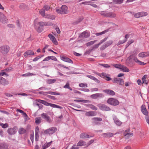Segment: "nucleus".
Segmentation results:
<instances>
[{
    "instance_id": "59",
    "label": "nucleus",
    "mask_w": 149,
    "mask_h": 149,
    "mask_svg": "<svg viewBox=\"0 0 149 149\" xmlns=\"http://www.w3.org/2000/svg\"><path fill=\"white\" fill-rule=\"evenodd\" d=\"M47 97L51 99H52V100H56V98H55V97L54 96H51V95H47Z\"/></svg>"
},
{
    "instance_id": "8",
    "label": "nucleus",
    "mask_w": 149,
    "mask_h": 149,
    "mask_svg": "<svg viewBox=\"0 0 149 149\" xmlns=\"http://www.w3.org/2000/svg\"><path fill=\"white\" fill-rule=\"evenodd\" d=\"M113 82L119 84L120 85H122L124 84L123 80L120 78H115L112 80Z\"/></svg>"
},
{
    "instance_id": "24",
    "label": "nucleus",
    "mask_w": 149,
    "mask_h": 149,
    "mask_svg": "<svg viewBox=\"0 0 149 149\" xmlns=\"http://www.w3.org/2000/svg\"><path fill=\"white\" fill-rule=\"evenodd\" d=\"M90 36L89 33L87 31L83 32L80 35V37L87 38Z\"/></svg>"
},
{
    "instance_id": "42",
    "label": "nucleus",
    "mask_w": 149,
    "mask_h": 149,
    "mask_svg": "<svg viewBox=\"0 0 149 149\" xmlns=\"http://www.w3.org/2000/svg\"><path fill=\"white\" fill-rule=\"evenodd\" d=\"M107 31H108L106 30L104 31H103L102 32H100V33H96L95 34V35H96V36H99L100 35H101L102 34H104L106 33L107 32Z\"/></svg>"
},
{
    "instance_id": "10",
    "label": "nucleus",
    "mask_w": 149,
    "mask_h": 149,
    "mask_svg": "<svg viewBox=\"0 0 149 149\" xmlns=\"http://www.w3.org/2000/svg\"><path fill=\"white\" fill-rule=\"evenodd\" d=\"M148 15V13L145 12H141L135 14L134 17L136 18H139L141 17L145 16Z\"/></svg>"
},
{
    "instance_id": "55",
    "label": "nucleus",
    "mask_w": 149,
    "mask_h": 149,
    "mask_svg": "<svg viewBox=\"0 0 149 149\" xmlns=\"http://www.w3.org/2000/svg\"><path fill=\"white\" fill-rule=\"evenodd\" d=\"M79 90L86 92H88L89 90L88 88H80Z\"/></svg>"
},
{
    "instance_id": "61",
    "label": "nucleus",
    "mask_w": 149,
    "mask_h": 149,
    "mask_svg": "<svg viewBox=\"0 0 149 149\" xmlns=\"http://www.w3.org/2000/svg\"><path fill=\"white\" fill-rule=\"evenodd\" d=\"M90 3V1H85L84 2H83L81 3L82 4H85L86 5H89L90 4L89 3Z\"/></svg>"
},
{
    "instance_id": "35",
    "label": "nucleus",
    "mask_w": 149,
    "mask_h": 149,
    "mask_svg": "<svg viewBox=\"0 0 149 149\" xmlns=\"http://www.w3.org/2000/svg\"><path fill=\"white\" fill-rule=\"evenodd\" d=\"M42 119L40 117H37L36 118L35 122L36 124H38L41 122Z\"/></svg>"
},
{
    "instance_id": "11",
    "label": "nucleus",
    "mask_w": 149,
    "mask_h": 149,
    "mask_svg": "<svg viewBox=\"0 0 149 149\" xmlns=\"http://www.w3.org/2000/svg\"><path fill=\"white\" fill-rule=\"evenodd\" d=\"M103 95L101 93H97L92 95L91 97L93 99H96L98 98H101L104 97Z\"/></svg>"
},
{
    "instance_id": "49",
    "label": "nucleus",
    "mask_w": 149,
    "mask_h": 149,
    "mask_svg": "<svg viewBox=\"0 0 149 149\" xmlns=\"http://www.w3.org/2000/svg\"><path fill=\"white\" fill-rule=\"evenodd\" d=\"M100 76L103 77L104 78H105L107 76V74L106 73L104 72H102L101 74L98 75Z\"/></svg>"
},
{
    "instance_id": "40",
    "label": "nucleus",
    "mask_w": 149,
    "mask_h": 149,
    "mask_svg": "<svg viewBox=\"0 0 149 149\" xmlns=\"http://www.w3.org/2000/svg\"><path fill=\"white\" fill-rule=\"evenodd\" d=\"M97 40H95L92 41H90L89 42H88L86 44V45L87 46H91L93 44H94V43L96 42H97Z\"/></svg>"
},
{
    "instance_id": "18",
    "label": "nucleus",
    "mask_w": 149,
    "mask_h": 149,
    "mask_svg": "<svg viewBox=\"0 0 149 149\" xmlns=\"http://www.w3.org/2000/svg\"><path fill=\"white\" fill-rule=\"evenodd\" d=\"M139 56L140 57H145L149 56V52L140 53L139 54Z\"/></svg>"
},
{
    "instance_id": "41",
    "label": "nucleus",
    "mask_w": 149,
    "mask_h": 149,
    "mask_svg": "<svg viewBox=\"0 0 149 149\" xmlns=\"http://www.w3.org/2000/svg\"><path fill=\"white\" fill-rule=\"evenodd\" d=\"M141 111L144 115L146 116H148V112L146 109L142 110Z\"/></svg>"
},
{
    "instance_id": "4",
    "label": "nucleus",
    "mask_w": 149,
    "mask_h": 149,
    "mask_svg": "<svg viewBox=\"0 0 149 149\" xmlns=\"http://www.w3.org/2000/svg\"><path fill=\"white\" fill-rule=\"evenodd\" d=\"M57 130V128L55 127H52L45 130L44 132L45 134H52L55 132Z\"/></svg>"
},
{
    "instance_id": "17",
    "label": "nucleus",
    "mask_w": 149,
    "mask_h": 149,
    "mask_svg": "<svg viewBox=\"0 0 149 149\" xmlns=\"http://www.w3.org/2000/svg\"><path fill=\"white\" fill-rule=\"evenodd\" d=\"M48 37L54 44L55 45H57V42L56 41L55 38L52 35L49 34L48 35Z\"/></svg>"
},
{
    "instance_id": "32",
    "label": "nucleus",
    "mask_w": 149,
    "mask_h": 149,
    "mask_svg": "<svg viewBox=\"0 0 149 149\" xmlns=\"http://www.w3.org/2000/svg\"><path fill=\"white\" fill-rule=\"evenodd\" d=\"M52 142V141H51L49 143H45V144L43 146H42V149H45L48 147L50 145L51 143Z\"/></svg>"
},
{
    "instance_id": "23",
    "label": "nucleus",
    "mask_w": 149,
    "mask_h": 149,
    "mask_svg": "<svg viewBox=\"0 0 149 149\" xmlns=\"http://www.w3.org/2000/svg\"><path fill=\"white\" fill-rule=\"evenodd\" d=\"M61 59L63 61L70 63H73L72 61L69 58L65 56H63L61 57Z\"/></svg>"
},
{
    "instance_id": "47",
    "label": "nucleus",
    "mask_w": 149,
    "mask_h": 149,
    "mask_svg": "<svg viewBox=\"0 0 149 149\" xmlns=\"http://www.w3.org/2000/svg\"><path fill=\"white\" fill-rule=\"evenodd\" d=\"M0 125L3 128H5L8 127V125L6 123H5V124L1 123L0 124Z\"/></svg>"
},
{
    "instance_id": "53",
    "label": "nucleus",
    "mask_w": 149,
    "mask_h": 149,
    "mask_svg": "<svg viewBox=\"0 0 149 149\" xmlns=\"http://www.w3.org/2000/svg\"><path fill=\"white\" fill-rule=\"evenodd\" d=\"M100 45L98 43L97 44L95 45L94 46H93L92 47V50L94 49H96L98 48Z\"/></svg>"
},
{
    "instance_id": "31",
    "label": "nucleus",
    "mask_w": 149,
    "mask_h": 149,
    "mask_svg": "<svg viewBox=\"0 0 149 149\" xmlns=\"http://www.w3.org/2000/svg\"><path fill=\"white\" fill-rule=\"evenodd\" d=\"M56 81V80L55 79H49L46 80V82L47 83L51 84L55 82Z\"/></svg>"
},
{
    "instance_id": "56",
    "label": "nucleus",
    "mask_w": 149,
    "mask_h": 149,
    "mask_svg": "<svg viewBox=\"0 0 149 149\" xmlns=\"http://www.w3.org/2000/svg\"><path fill=\"white\" fill-rule=\"evenodd\" d=\"M49 59H52L55 61H56L57 60V59L56 58L53 56H49Z\"/></svg>"
},
{
    "instance_id": "25",
    "label": "nucleus",
    "mask_w": 149,
    "mask_h": 149,
    "mask_svg": "<svg viewBox=\"0 0 149 149\" xmlns=\"http://www.w3.org/2000/svg\"><path fill=\"white\" fill-rule=\"evenodd\" d=\"M34 53L33 51L31 50H28L24 53V55L25 57H27L29 55H34Z\"/></svg>"
},
{
    "instance_id": "63",
    "label": "nucleus",
    "mask_w": 149,
    "mask_h": 149,
    "mask_svg": "<svg viewBox=\"0 0 149 149\" xmlns=\"http://www.w3.org/2000/svg\"><path fill=\"white\" fill-rule=\"evenodd\" d=\"M86 76L88 78H89L92 80H93L94 79L95 77H94L93 76H92V75H87Z\"/></svg>"
},
{
    "instance_id": "9",
    "label": "nucleus",
    "mask_w": 149,
    "mask_h": 149,
    "mask_svg": "<svg viewBox=\"0 0 149 149\" xmlns=\"http://www.w3.org/2000/svg\"><path fill=\"white\" fill-rule=\"evenodd\" d=\"M100 109L103 111H107L111 110L110 108L104 104H100L98 105Z\"/></svg>"
},
{
    "instance_id": "33",
    "label": "nucleus",
    "mask_w": 149,
    "mask_h": 149,
    "mask_svg": "<svg viewBox=\"0 0 149 149\" xmlns=\"http://www.w3.org/2000/svg\"><path fill=\"white\" fill-rule=\"evenodd\" d=\"M45 17L52 20L54 19L55 18L54 16L50 15H47L45 16Z\"/></svg>"
},
{
    "instance_id": "28",
    "label": "nucleus",
    "mask_w": 149,
    "mask_h": 149,
    "mask_svg": "<svg viewBox=\"0 0 149 149\" xmlns=\"http://www.w3.org/2000/svg\"><path fill=\"white\" fill-rule=\"evenodd\" d=\"M120 68V69L123 72H128L130 71L129 69L125 66L122 65Z\"/></svg>"
},
{
    "instance_id": "6",
    "label": "nucleus",
    "mask_w": 149,
    "mask_h": 149,
    "mask_svg": "<svg viewBox=\"0 0 149 149\" xmlns=\"http://www.w3.org/2000/svg\"><path fill=\"white\" fill-rule=\"evenodd\" d=\"M113 43V41L112 40H109L103 44L100 47V50H103L107 47L112 44Z\"/></svg>"
},
{
    "instance_id": "37",
    "label": "nucleus",
    "mask_w": 149,
    "mask_h": 149,
    "mask_svg": "<svg viewBox=\"0 0 149 149\" xmlns=\"http://www.w3.org/2000/svg\"><path fill=\"white\" fill-rule=\"evenodd\" d=\"M50 8V6H49L47 5H44L43 8H42L45 11L48 10Z\"/></svg>"
},
{
    "instance_id": "39",
    "label": "nucleus",
    "mask_w": 149,
    "mask_h": 149,
    "mask_svg": "<svg viewBox=\"0 0 149 149\" xmlns=\"http://www.w3.org/2000/svg\"><path fill=\"white\" fill-rule=\"evenodd\" d=\"M146 75H144L142 78V81L143 83H145L146 84H147L148 83V81L146 80Z\"/></svg>"
},
{
    "instance_id": "26",
    "label": "nucleus",
    "mask_w": 149,
    "mask_h": 149,
    "mask_svg": "<svg viewBox=\"0 0 149 149\" xmlns=\"http://www.w3.org/2000/svg\"><path fill=\"white\" fill-rule=\"evenodd\" d=\"M114 122L118 126H120L122 123L120 121L118 118H117L116 117H114L113 118Z\"/></svg>"
},
{
    "instance_id": "13",
    "label": "nucleus",
    "mask_w": 149,
    "mask_h": 149,
    "mask_svg": "<svg viewBox=\"0 0 149 149\" xmlns=\"http://www.w3.org/2000/svg\"><path fill=\"white\" fill-rule=\"evenodd\" d=\"M41 116L43 118L45 119L48 122L50 123L51 122V119L46 113H43L41 114Z\"/></svg>"
},
{
    "instance_id": "15",
    "label": "nucleus",
    "mask_w": 149,
    "mask_h": 149,
    "mask_svg": "<svg viewBox=\"0 0 149 149\" xmlns=\"http://www.w3.org/2000/svg\"><path fill=\"white\" fill-rule=\"evenodd\" d=\"M0 83L4 86H6L8 84L9 82L5 79L0 77Z\"/></svg>"
},
{
    "instance_id": "16",
    "label": "nucleus",
    "mask_w": 149,
    "mask_h": 149,
    "mask_svg": "<svg viewBox=\"0 0 149 149\" xmlns=\"http://www.w3.org/2000/svg\"><path fill=\"white\" fill-rule=\"evenodd\" d=\"M103 92L108 95H114L115 93L113 91L110 89H106L103 90Z\"/></svg>"
},
{
    "instance_id": "43",
    "label": "nucleus",
    "mask_w": 149,
    "mask_h": 149,
    "mask_svg": "<svg viewBox=\"0 0 149 149\" xmlns=\"http://www.w3.org/2000/svg\"><path fill=\"white\" fill-rule=\"evenodd\" d=\"M79 86L81 88H85L88 86L87 84L86 83H80L79 84Z\"/></svg>"
},
{
    "instance_id": "29",
    "label": "nucleus",
    "mask_w": 149,
    "mask_h": 149,
    "mask_svg": "<svg viewBox=\"0 0 149 149\" xmlns=\"http://www.w3.org/2000/svg\"><path fill=\"white\" fill-rule=\"evenodd\" d=\"M74 101L75 102H81L84 103H89L90 101L89 100H74Z\"/></svg>"
},
{
    "instance_id": "36",
    "label": "nucleus",
    "mask_w": 149,
    "mask_h": 149,
    "mask_svg": "<svg viewBox=\"0 0 149 149\" xmlns=\"http://www.w3.org/2000/svg\"><path fill=\"white\" fill-rule=\"evenodd\" d=\"M47 94H49L50 95H59L60 94L59 93L53 92L52 91H48L46 92Z\"/></svg>"
},
{
    "instance_id": "30",
    "label": "nucleus",
    "mask_w": 149,
    "mask_h": 149,
    "mask_svg": "<svg viewBox=\"0 0 149 149\" xmlns=\"http://www.w3.org/2000/svg\"><path fill=\"white\" fill-rule=\"evenodd\" d=\"M86 144V142L82 140L80 141L77 143V146H85Z\"/></svg>"
},
{
    "instance_id": "7",
    "label": "nucleus",
    "mask_w": 149,
    "mask_h": 149,
    "mask_svg": "<svg viewBox=\"0 0 149 149\" xmlns=\"http://www.w3.org/2000/svg\"><path fill=\"white\" fill-rule=\"evenodd\" d=\"M9 47L8 46H2L0 47V52L3 54H6L8 52Z\"/></svg>"
},
{
    "instance_id": "57",
    "label": "nucleus",
    "mask_w": 149,
    "mask_h": 149,
    "mask_svg": "<svg viewBox=\"0 0 149 149\" xmlns=\"http://www.w3.org/2000/svg\"><path fill=\"white\" fill-rule=\"evenodd\" d=\"M4 75H6L7 77L8 76V75L5 72H0V75L3 76Z\"/></svg>"
},
{
    "instance_id": "27",
    "label": "nucleus",
    "mask_w": 149,
    "mask_h": 149,
    "mask_svg": "<svg viewBox=\"0 0 149 149\" xmlns=\"http://www.w3.org/2000/svg\"><path fill=\"white\" fill-rule=\"evenodd\" d=\"M8 133L10 135L14 134L16 132V131L13 128H9L8 130Z\"/></svg>"
},
{
    "instance_id": "64",
    "label": "nucleus",
    "mask_w": 149,
    "mask_h": 149,
    "mask_svg": "<svg viewBox=\"0 0 149 149\" xmlns=\"http://www.w3.org/2000/svg\"><path fill=\"white\" fill-rule=\"evenodd\" d=\"M79 147L77 146H76L75 145H74L71 148V149H79Z\"/></svg>"
},
{
    "instance_id": "46",
    "label": "nucleus",
    "mask_w": 149,
    "mask_h": 149,
    "mask_svg": "<svg viewBox=\"0 0 149 149\" xmlns=\"http://www.w3.org/2000/svg\"><path fill=\"white\" fill-rule=\"evenodd\" d=\"M107 37L101 40H100V42L98 44H99V45H100L101 44H102L103 42H105L107 40Z\"/></svg>"
},
{
    "instance_id": "2",
    "label": "nucleus",
    "mask_w": 149,
    "mask_h": 149,
    "mask_svg": "<svg viewBox=\"0 0 149 149\" xmlns=\"http://www.w3.org/2000/svg\"><path fill=\"white\" fill-rule=\"evenodd\" d=\"M68 7L65 5H63L61 8H56V12L59 14H66L68 13Z\"/></svg>"
},
{
    "instance_id": "14",
    "label": "nucleus",
    "mask_w": 149,
    "mask_h": 149,
    "mask_svg": "<svg viewBox=\"0 0 149 149\" xmlns=\"http://www.w3.org/2000/svg\"><path fill=\"white\" fill-rule=\"evenodd\" d=\"M7 19L4 15L0 12V21L2 23L5 24L7 22Z\"/></svg>"
},
{
    "instance_id": "51",
    "label": "nucleus",
    "mask_w": 149,
    "mask_h": 149,
    "mask_svg": "<svg viewBox=\"0 0 149 149\" xmlns=\"http://www.w3.org/2000/svg\"><path fill=\"white\" fill-rule=\"evenodd\" d=\"M33 75H35V74H34L33 73L28 72L27 73L25 74H23L22 75L23 76H30Z\"/></svg>"
},
{
    "instance_id": "60",
    "label": "nucleus",
    "mask_w": 149,
    "mask_h": 149,
    "mask_svg": "<svg viewBox=\"0 0 149 149\" xmlns=\"http://www.w3.org/2000/svg\"><path fill=\"white\" fill-rule=\"evenodd\" d=\"M145 119L147 123L149 125V116H146Z\"/></svg>"
},
{
    "instance_id": "58",
    "label": "nucleus",
    "mask_w": 149,
    "mask_h": 149,
    "mask_svg": "<svg viewBox=\"0 0 149 149\" xmlns=\"http://www.w3.org/2000/svg\"><path fill=\"white\" fill-rule=\"evenodd\" d=\"M90 108L94 110H96L97 109L96 107L92 105H90Z\"/></svg>"
},
{
    "instance_id": "1",
    "label": "nucleus",
    "mask_w": 149,
    "mask_h": 149,
    "mask_svg": "<svg viewBox=\"0 0 149 149\" xmlns=\"http://www.w3.org/2000/svg\"><path fill=\"white\" fill-rule=\"evenodd\" d=\"M36 19L34 21L35 27L38 32L40 33L42 31L43 27L44 25H45V24L42 22L36 23Z\"/></svg>"
},
{
    "instance_id": "52",
    "label": "nucleus",
    "mask_w": 149,
    "mask_h": 149,
    "mask_svg": "<svg viewBox=\"0 0 149 149\" xmlns=\"http://www.w3.org/2000/svg\"><path fill=\"white\" fill-rule=\"evenodd\" d=\"M127 41V39H125L124 40H120V41L118 44H117V45H120L121 44H123L125 42Z\"/></svg>"
},
{
    "instance_id": "12",
    "label": "nucleus",
    "mask_w": 149,
    "mask_h": 149,
    "mask_svg": "<svg viewBox=\"0 0 149 149\" xmlns=\"http://www.w3.org/2000/svg\"><path fill=\"white\" fill-rule=\"evenodd\" d=\"M92 123L94 125H97L99 124L98 121H101L102 120L101 118L100 117L93 118H92Z\"/></svg>"
},
{
    "instance_id": "38",
    "label": "nucleus",
    "mask_w": 149,
    "mask_h": 149,
    "mask_svg": "<svg viewBox=\"0 0 149 149\" xmlns=\"http://www.w3.org/2000/svg\"><path fill=\"white\" fill-rule=\"evenodd\" d=\"M45 10L42 8L39 11V13L42 16L45 17L46 15H45Z\"/></svg>"
},
{
    "instance_id": "34",
    "label": "nucleus",
    "mask_w": 149,
    "mask_h": 149,
    "mask_svg": "<svg viewBox=\"0 0 149 149\" xmlns=\"http://www.w3.org/2000/svg\"><path fill=\"white\" fill-rule=\"evenodd\" d=\"M133 135V134L132 133H129L125 134V139H128L131 137Z\"/></svg>"
},
{
    "instance_id": "45",
    "label": "nucleus",
    "mask_w": 149,
    "mask_h": 149,
    "mask_svg": "<svg viewBox=\"0 0 149 149\" xmlns=\"http://www.w3.org/2000/svg\"><path fill=\"white\" fill-rule=\"evenodd\" d=\"M25 130L23 128H21L19 129V132L20 134H22L25 132Z\"/></svg>"
},
{
    "instance_id": "5",
    "label": "nucleus",
    "mask_w": 149,
    "mask_h": 149,
    "mask_svg": "<svg viewBox=\"0 0 149 149\" xmlns=\"http://www.w3.org/2000/svg\"><path fill=\"white\" fill-rule=\"evenodd\" d=\"M107 102L108 104L113 106H116L119 104V102L117 100L112 98L109 99Z\"/></svg>"
},
{
    "instance_id": "20",
    "label": "nucleus",
    "mask_w": 149,
    "mask_h": 149,
    "mask_svg": "<svg viewBox=\"0 0 149 149\" xmlns=\"http://www.w3.org/2000/svg\"><path fill=\"white\" fill-rule=\"evenodd\" d=\"M116 16V15L114 13L112 12L108 13L106 12L105 16L107 17L114 18Z\"/></svg>"
},
{
    "instance_id": "48",
    "label": "nucleus",
    "mask_w": 149,
    "mask_h": 149,
    "mask_svg": "<svg viewBox=\"0 0 149 149\" xmlns=\"http://www.w3.org/2000/svg\"><path fill=\"white\" fill-rule=\"evenodd\" d=\"M134 42V40H131L129 41L126 45V48L128 47L131 43H133Z\"/></svg>"
},
{
    "instance_id": "21",
    "label": "nucleus",
    "mask_w": 149,
    "mask_h": 149,
    "mask_svg": "<svg viewBox=\"0 0 149 149\" xmlns=\"http://www.w3.org/2000/svg\"><path fill=\"white\" fill-rule=\"evenodd\" d=\"M91 137L90 135L86 133H83L80 135V137L82 139H86Z\"/></svg>"
},
{
    "instance_id": "19",
    "label": "nucleus",
    "mask_w": 149,
    "mask_h": 149,
    "mask_svg": "<svg viewBox=\"0 0 149 149\" xmlns=\"http://www.w3.org/2000/svg\"><path fill=\"white\" fill-rule=\"evenodd\" d=\"M113 134L111 132H108L107 133H104L102 134V136L105 138H109L113 136Z\"/></svg>"
},
{
    "instance_id": "22",
    "label": "nucleus",
    "mask_w": 149,
    "mask_h": 149,
    "mask_svg": "<svg viewBox=\"0 0 149 149\" xmlns=\"http://www.w3.org/2000/svg\"><path fill=\"white\" fill-rule=\"evenodd\" d=\"M96 113L93 111H88L86 112L85 115L86 116H93L96 115Z\"/></svg>"
},
{
    "instance_id": "44",
    "label": "nucleus",
    "mask_w": 149,
    "mask_h": 149,
    "mask_svg": "<svg viewBox=\"0 0 149 149\" xmlns=\"http://www.w3.org/2000/svg\"><path fill=\"white\" fill-rule=\"evenodd\" d=\"M123 0H113V2L116 4H120L123 2Z\"/></svg>"
},
{
    "instance_id": "50",
    "label": "nucleus",
    "mask_w": 149,
    "mask_h": 149,
    "mask_svg": "<svg viewBox=\"0 0 149 149\" xmlns=\"http://www.w3.org/2000/svg\"><path fill=\"white\" fill-rule=\"evenodd\" d=\"M122 65H118V64H113V65L115 68H117L120 69V67H121Z\"/></svg>"
},
{
    "instance_id": "54",
    "label": "nucleus",
    "mask_w": 149,
    "mask_h": 149,
    "mask_svg": "<svg viewBox=\"0 0 149 149\" xmlns=\"http://www.w3.org/2000/svg\"><path fill=\"white\" fill-rule=\"evenodd\" d=\"M39 133H35V139L36 141H38V139Z\"/></svg>"
},
{
    "instance_id": "62",
    "label": "nucleus",
    "mask_w": 149,
    "mask_h": 149,
    "mask_svg": "<svg viewBox=\"0 0 149 149\" xmlns=\"http://www.w3.org/2000/svg\"><path fill=\"white\" fill-rule=\"evenodd\" d=\"M91 92L97 91L98 89L97 88H92L91 89Z\"/></svg>"
},
{
    "instance_id": "3",
    "label": "nucleus",
    "mask_w": 149,
    "mask_h": 149,
    "mask_svg": "<svg viewBox=\"0 0 149 149\" xmlns=\"http://www.w3.org/2000/svg\"><path fill=\"white\" fill-rule=\"evenodd\" d=\"M38 101L39 102L42 103L46 106H50L53 108H56L58 109H61L62 108V107L60 106L48 103L44 100H38Z\"/></svg>"
}]
</instances>
